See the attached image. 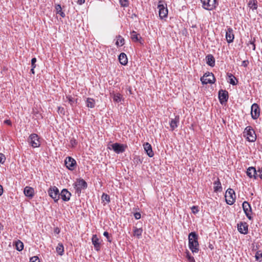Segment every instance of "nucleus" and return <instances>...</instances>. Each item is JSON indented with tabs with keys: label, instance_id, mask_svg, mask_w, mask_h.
I'll list each match as a JSON object with an SVG mask.
<instances>
[{
	"label": "nucleus",
	"instance_id": "nucleus-1",
	"mask_svg": "<svg viewBox=\"0 0 262 262\" xmlns=\"http://www.w3.org/2000/svg\"><path fill=\"white\" fill-rule=\"evenodd\" d=\"M198 235L194 232H192L188 235V246L192 253H198L199 250Z\"/></svg>",
	"mask_w": 262,
	"mask_h": 262
},
{
	"label": "nucleus",
	"instance_id": "nucleus-2",
	"mask_svg": "<svg viewBox=\"0 0 262 262\" xmlns=\"http://www.w3.org/2000/svg\"><path fill=\"white\" fill-rule=\"evenodd\" d=\"M244 136L247 140L251 142H254L256 139L255 131L251 126H247L244 132Z\"/></svg>",
	"mask_w": 262,
	"mask_h": 262
},
{
	"label": "nucleus",
	"instance_id": "nucleus-3",
	"mask_svg": "<svg viewBox=\"0 0 262 262\" xmlns=\"http://www.w3.org/2000/svg\"><path fill=\"white\" fill-rule=\"evenodd\" d=\"M225 197L226 203L229 205H232L235 198L234 191L232 189L229 188L225 193Z\"/></svg>",
	"mask_w": 262,
	"mask_h": 262
},
{
	"label": "nucleus",
	"instance_id": "nucleus-4",
	"mask_svg": "<svg viewBox=\"0 0 262 262\" xmlns=\"http://www.w3.org/2000/svg\"><path fill=\"white\" fill-rule=\"evenodd\" d=\"M202 7L206 10H212L216 7V0H201Z\"/></svg>",
	"mask_w": 262,
	"mask_h": 262
},
{
	"label": "nucleus",
	"instance_id": "nucleus-5",
	"mask_svg": "<svg viewBox=\"0 0 262 262\" xmlns=\"http://www.w3.org/2000/svg\"><path fill=\"white\" fill-rule=\"evenodd\" d=\"M201 80L203 84L213 83L215 81V78L212 73H206L201 77Z\"/></svg>",
	"mask_w": 262,
	"mask_h": 262
},
{
	"label": "nucleus",
	"instance_id": "nucleus-6",
	"mask_svg": "<svg viewBox=\"0 0 262 262\" xmlns=\"http://www.w3.org/2000/svg\"><path fill=\"white\" fill-rule=\"evenodd\" d=\"M49 195L54 199L55 202H57L60 198V193L58 189L53 186L49 188L48 190Z\"/></svg>",
	"mask_w": 262,
	"mask_h": 262
},
{
	"label": "nucleus",
	"instance_id": "nucleus-7",
	"mask_svg": "<svg viewBox=\"0 0 262 262\" xmlns=\"http://www.w3.org/2000/svg\"><path fill=\"white\" fill-rule=\"evenodd\" d=\"M162 1H160L158 5V9H159V17L161 19L166 17L168 14V10L165 7Z\"/></svg>",
	"mask_w": 262,
	"mask_h": 262
},
{
	"label": "nucleus",
	"instance_id": "nucleus-8",
	"mask_svg": "<svg viewBox=\"0 0 262 262\" xmlns=\"http://www.w3.org/2000/svg\"><path fill=\"white\" fill-rule=\"evenodd\" d=\"M28 142L31 145L35 148L40 146V141L38 137V135L35 134H31L29 138Z\"/></svg>",
	"mask_w": 262,
	"mask_h": 262
},
{
	"label": "nucleus",
	"instance_id": "nucleus-9",
	"mask_svg": "<svg viewBox=\"0 0 262 262\" xmlns=\"http://www.w3.org/2000/svg\"><path fill=\"white\" fill-rule=\"evenodd\" d=\"M242 206L243 210L247 217L250 220H252V209L250 204L248 202L245 201L243 202Z\"/></svg>",
	"mask_w": 262,
	"mask_h": 262
},
{
	"label": "nucleus",
	"instance_id": "nucleus-10",
	"mask_svg": "<svg viewBox=\"0 0 262 262\" xmlns=\"http://www.w3.org/2000/svg\"><path fill=\"white\" fill-rule=\"evenodd\" d=\"M251 115L252 119L254 120H255L259 117L260 115V108L257 104L254 103L252 105L251 108Z\"/></svg>",
	"mask_w": 262,
	"mask_h": 262
},
{
	"label": "nucleus",
	"instance_id": "nucleus-11",
	"mask_svg": "<svg viewBox=\"0 0 262 262\" xmlns=\"http://www.w3.org/2000/svg\"><path fill=\"white\" fill-rule=\"evenodd\" d=\"M64 163L66 167L69 169L72 170L75 169L76 162L73 158L70 157H67L64 161Z\"/></svg>",
	"mask_w": 262,
	"mask_h": 262
},
{
	"label": "nucleus",
	"instance_id": "nucleus-12",
	"mask_svg": "<svg viewBox=\"0 0 262 262\" xmlns=\"http://www.w3.org/2000/svg\"><path fill=\"white\" fill-rule=\"evenodd\" d=\"M126 147V145L118 143H115L112 145V149L117 154L123 152L125 151V149Z\"/></svg>",
	"mask_w": 262,
	"mask_h": 262
},
{
	"label": "nucleus",
	"instance_id": "nucleus-13",
	"mask_svg": "<svg viewBox=\"0 0 262 262\" xmlns=\"http://www.w3.org/2000/svg\"><path fill=\"white\" fill-rule=\"evenodd\" d=\"M238 231L242 234L248 233V225L246 222H241L237 224Z\"/></svg>",
	"mask_w": 262,
	"mask_h": 262
},
{
	"label": "nucleus",
	"instance_id": "nucleus-14",
	"mask_svg": "<svg viewBox=\"0 0 262 262\" xmlns=\"http://www.w3.org/2000/svg\"><path fill=\"white\" fill-rule=\"evenodd\" d=\"M219 98L222 104L227 102L228 99V94L227 91L225 90L223 91L222 90H220L219 92Z\"/></svg>",
	"mask_w": 262,
	"mask_h": 262
},
{
	"label": "nucleus",
	"instance_id": "nucleus-15",
	"mask_svg": "<svg viewBox=\"0 0 262 262\" xmlns=\"http://www.w3.org/2000/svg\"><path fill=\"white\" fill-rule=\"evenodd\" d=\"M226 38L228 43H231L233 42L234 36L233 33V30L232 28H228L226 33Z\"/></svg>",
	"mask_w": 262,
	"mask_h": 262
},
{
	"label": "nucleus",
	"instance_id": "nucleus-16",
	"mask_svg": "<svg viewBox=\"0 0 262 262\" xmlns=\"http://www.w3.org/2000/svg\"><path fill=\"white\" fill-rule=\"evenodd\" d=\"M71 195V193L66 189H63L60 193L61 198L64 201H68L70 199Z\"/></svg>",
	"mask_w": 262,
	"mask_h": 262
},
{
	"label": "nucleus",
	"instance_id": "nucleus-17",
	"mask_svg": "<svg viewBox=\"0 0 262 262\" xmlns=\"http://www.w3.org/2000/svg\"><path fill=\"white\" fill-rule=\"evenodd\" d=\"M75 186L77 187V191H80L81 189L87 187V183L82 179L79 180L76 182Z\"/></svg>",
	"mask_w": 262,
	"mask_h": 262
},
{
	"label": "nucleus",
	"instance_id": "nucleus-18",
	"mask_svg": "<svg viewBox=\"0 0 262 262\" xmlns=\"http://www.w3.org/2000/svg\"><path fill=\"white\" fill-rule=\"evenodd\" d=\"M144 148L146 151L147 155L149 157H152L154 156V152L152 150L151 145L148 142H146L143 144Z\"/></svg>",
	"mask_w": 262,
	"mask_h": 262
},
{
	"label": "nucleus",
	"instance_id": "nucleus-19",
	"mask_svg": "<svg viewBox=\"0 0 262 262\" xmlns=\"http://www.w3.org/2000/svg\"><path fill=\"white\" fill-rule=\"evenodd\" d=\"M247 174L250 178H254V179H256L257 178V171L255 167H250L248 168L247 171Z\"/></svg>",
	"mask_w": 262,
	"mask_h": 262
},
{
	"label": "nucleus",
	"instance_id": "nucleus-20",
	"mask_svg": "<svg viewBox=\"0 0 262 262\" xmlns=\"http://www.w3.org/2000/svg\"><path fill=\"white\" fill-rule=\"evenodd\" d=\"M179 122V116H175L174 119H172L169 123V125L171 130H173L176 128L178 127V124Z\"/></svg>",
	"mask_w": 262,
	"mask_h": 262
},
{
	"label": "nucleus",
	"instance_id": "nucleus-21",
	"mask_svg": "<svg viewBox=\"0 0 262 262\" xmlns=\"http://www.w3.org/2000/svg\"><path fill=\"white\" fill-rule=\"evenodd\" d=\"M92 242L94 246L95 249L98 251L100 249V242L99 239L96 235H93L92 238Z\"/></svg>",
	"mask_w": 262,
	"mask_h": 262
},
{
	"label": "nucleus",
	"instance_id": "nucleus-22",
	"mask_svg": "<svg viewBox=\"0 0 262 262\" xmlns=\"http://www.w3.org/2000/svg\"><path fill=\"white\" fill-rule=\"evenodd\" d=\"M24 194L26 196L32 198L34 195V189L30 187L27 186L24 188Z\"/></svg>",
	"mask_w": 262,
	"mask_h": 262
},
{
	"label": "nucleus",
	"instance_id": "nucleus-23",
	"mask_svg": "<svg viewBox=\"0 0 262 262\" xmlns=\"http://www.w3.org/2000/svg\"><path fill=\"white\" fill-rule=\"evenodd\" d=\"M206 63L211 67H213L215 65V59L211 54H209L206 56Z\"/></svg>",
	"mask_w": 262,
	"mask_h": 262
},
{
	"label": "nucleus",
	"instance_id": "nucleus-24",
	"mask_svg": "<svg viewBox=\"0 0 262 262\" xmlns=\"http://www.w3.org/2000/svg\"><path fill=\"white\" fill-rule=\"evenodd\" d=\"M120 63L122 65H126L127 63V58L126 55L124 53H121L118 57Z\"/></svg>",
	"mask_w": 262,
	"mask_h": 262
},
{
	"label": "nucleus",
	"instance_id": "nucleus-25",
	"mask_svg": "<svg viewBox=\"0 0 262 262\" xmlns=\"http://www.w3.org/2000/svg\"><path fill=\"white\" fill-rule=\"evenodd\" d=\"M214 185V191L215 192L222 191V187L221 183L219 178L217 179L216 181L213 183Z\"/></svg>",
	"mask_w": 262,
	"mask_h": 262
},
{
	"label": "nucleus",
	"instance_id": "nucleus-26",
	"mask_svg": "<svg viewBox=\"0 0 262 262\" xmlns=\"http://www.w3.org/2000/svg\"><path fill=\"white\" fill-rule=\"evenodd\" d=\"M112 96L114 101L116 103L121 102L123 100L122 95L119 93H114Z\"/></svg>",
	"mask_w": 262,
	"mask_h": 262
},
{
	"label": "nucleus",
	"instance_id": "nucleus-27",
	"mask_svg": "<svg viewBox=\"0 0 262 262\" xmlns=\"http://www.w3.org/2000/svg\"><path fill=\"white\" fill-rule=\"evenodd\" d=\"M143 232V230L142 228H137V227H134V236L137 237L138 238L141 237Z\"/></svg>",
	"mask_w": 262,
	"mask_h": 262
},
{
	"label": "nucleus",
	"instance_id": "nucleus-28",
	"mask_svg": "<svg viewBox=\"0 0 262 262\" xmlns=\"http://www.w3.org/2000/svg\"><path fill=\"white\" fill-rule=\"evenodd\" d=\"M86 103V106L88 107L94 108L95 106V101L93 98H87Z\"/></svg>",
	"mask_w": 262,
	"mask_h": 262
},
{
	"label": "nucleus",
	"instance_id": "nucleus-29",
	"mask_svg": "<svg viewBox=\"0 0 262 262\" xmlns=\"http://www.w3.org/2000/svg\"><path fill=\"white\" fill-rule=\"evenodd\" d=\"M130 38L134 41H138L139 40V38H141L139 36V34H137L136 32L133 31L130 33Z\"/></svg>",
	"mask_w": 262,
	"mask_h": 262
},
{
	"label": "nucleus",
	"instance_id": "nucleus-30",
	"mask_svg": "<svg viewBox=\"0 0 262 262\" xmlns=\"http://www.w3.org/2000/svg\"><path fill=\"white\" fill-rule=\"evenodd\" d=\"M56 252L60 255H62L64 252V247L62 244H58L56 247Z\"/></svg>",
	"mask_w": 262,
	"mask_h": 262
},
{
	"label": "nucleus",
	"instance_id": "nucleus-31",
	"mask_svg": "<svg viewBox=\"0 0 262 262\" xmlns=\"http://www.w3.org/2000/svg\"><path fill=\"white\" fill-rule=\"evenodd\" d=\"M15 246L16 250L19 251H21L24 248V244L23 242L19 240L16 242Z\"/></svg>",
	"mask_w": 262,
	"mask_h": 262
},
{
	"label": "nucleus",
	"instance_id": "nucleus-32",
	"mask_svg": "<svg viewBox=\"0 0 262 262\" xmlns=\"http://www.w3.org/2000/svg\"><path fill=\"white\" fill-rule=\"evenodd\" d=\"M124 38L122 36L119 35L117 37V40L116 44L117 46H123L124 45Z\"/></svg>",
	"mask_w": 262,
	"mask_h": 262
},
{
	"label": "nucleus",
	"instance_id": "nucleus-33",
	"mask_svg": "<svg viewBox=\"0 0 262 262\" xmlns=\"http://www.w3.org/2000/svg\"><path fill=\"white\" fill-rule=\"evenodd\" d=\"M228 76H229V77L230 78L229 81V83L231 84H232L233 85H236L237 84V83L235 81V80H236V78L234 76H233L231 74H230Z\"/></svg>",
	"mask_w": 262,
	"mask_h": 262
},
{
	"label": "nucleus",
	"instance_id": "nucleus-34",
	"mask_svg": "<svg viewBox=\"0 0 262 262\" xmlns=\"http://www.w3.org/2000/svg\"><path fill=\"white\" fill-rule=\"evenodd\" d=\"M66 98L68 99L69 103L72 106H73L74 104L76 103V100L71 96H67Z\"/></svg>",
	"mask_w": 262,
	"mask_h": 262
},
{
	"label": "nucleus",
	"instance_id": "nucleus-35",
	"mask_svg": "<svg viewBox=\"0 0 262 262\" xmlns=\"http://www.w3.org/2000/svg\"><path fill=\"white\" fill-rule=\"evenodd\" d=\"M101 200L104 202L106 201L107 203L110 202V196L106 194L103 193L101 196Z\"/></svg>",
	"mask_w": 262,
	"mask_h": 262
},
{
	"label": "nucleus",
	"instance_id": "nucleus-36",
	"mask_svg": "<svg viewBox=\"0 0 262 262\" xmlns=\"http://www.w3.org/2000/svg\"><path fill=\"white\" fill-rule=\"evenodd\" d=\"M120 4L122 7H126L129 5L128 0H120Z\"/></svg>",
	"mask_w": 262,
	"mask_h": 262
},
{
	"label": "nucleus",
	"instance_id": "nucleus-37",
	"mask_svg": "<svg viewBox=\"0 0 262 262\" xmlns=\"http://www.w3.org/2000/svg\"><path fill=\"white\" fill-rule=\"evenodd\" d=\"M186 257L189 261V262H195V260L193 256L191 255V254L189 253V252H187Z\"/></svg>",
	"mask_w": 262,
	"mask_h": 262
},
{
	"label": "nucleus",
	"instance_id": "nucleus-38",
	"mask_svg": "<svg viewBox=\"0 0 262 262\" xmlns=\"http://www.w3.org/2000/svg\"><path fill=\"white\" fill-rule=\"evenodd\" d=\"M257 171V177H259L261 179H262V167L258 168Z\"/></svg>",
	"mask_w": 262,
	"mask_h": 262
},
{
	"label": "nucleus",
	"instance_id": "nucleus-39",
	"mask_svg": "<svg viewBox=\"0 0 262 262\" xmlns=\"http://www.w3.org/2000/svg\"><path fill=\"white\" fill-rule=\"evenodd\" d=\"M30 262H40V260L37 256H35L30 258Z\"/></svg>",
	"mask_w": 262,
	"mask_h": 262
},
{
	"label": "nucleus",
	"instance_id": "nucleus-40",
	"mask_svg": "<svg viewBox=\"0 0 262 262\" xmlns=\"http://www.w3.org/2000/svg\"><path fill=\"white\" fill-rule=\"evenodd\" d=\"M249 6L251 8H253L254 9H256L257 8L256 4L254 2H253V3L250 2L249 3Z\"/></svg>",
	"mask_w": 262,
	"mask_h": 262
},
{
	"label": "nucleus",
	"instance_id": "nucleus-41",
	"mask_svg": "<svg viewBox=\"0 0 262 262\" xmlns=\"http://www.w3.org/2000/svg\"><path fill=\"white\" fill-rule=\"evenodd\" d=\"M6 160L5 156L3 154L0 153V163L3 164Z\"/></svg>",
	"mask_w": 262,
	"mask_h": 262
},
{
	"label": "nucleus",
	"instance_id": "nucleus-42",
	"mask_svg": "<svg viewBox=\"0 0 262 262\" xmlns=\"http://www.w3.org/2000/svg\"><path fill=\"white\" fill-rule=\"evenodd\" d=\"M36 58H33L31 60V67L33 68L36 67Z\"/></svg>",
	"mask_w": 262,
	"mask_h": 262
},
{
	"label": "nucleus",
	"instance_id": "nucleus-43",
	"mask_svg": "<svg viewBox=\"0 0 262 262\" xmlns=\"http://www.w3.org/2000/svg\"><path fill=\"white\" fill-rule=\"evenodd\" d=\"M58 112L59 114L64 115V109L62 107H58Z\"/></svg>",
	"mask_w": 262,
	"mask_h": 262
},
{
	"label": "nucleus",
	"instance_id": "nucleus-44",
	"mask_svg": "<svg viewBox=\"0 0 262 262\" xmlns=\"http://www.w3.org/2000/svg\"><path fill=\"white\" fill-rule=\"evenodd\" d=\"M191 210H192V211L193 212V213H196L198 212V207L196 206H193L191 207Z\"/></svg>",
	"mask_w": 262,
	"mask_h": 262
},
{
	"label": "nucleus",
	"instance_id": "nucleus-45",
	"mask_svg": "<svg viewBox=\"0 0 262 262\" xmlns=\"http://www.w3.org/2000/svg\"><path fill=\"white\" fill-rule=\"evenodd\" d=\"M134 217L137 220L140 219L141 218V214L139 212H136L134 214Z\"/></svg>",
	"mask_w": 262,
	"mask_h": 262
},
{
	"label": "nucleus",
	"instance_id": "nucleus-46",
	"mask_svg": "<svg viewBox=\"0 0 262 262\" xmlns=\"http://www.w3.org/2000/svg\"><path fill=\"white\" fill-rule=\"evenodd\" d=\"M103 235L105 237H106V238H107V240L109 242H111V241L109 239V234H108V233L106 231H105L104 233H103Z\"/></svg>",
	"mask_w": 262,
	"mask_h": 262
},
{
	"label": "nucleus",
	"instance_id": "nucleus-47",
	"mask_svg": "<svg viewBox=\"0 0 262 262\" xmlns=\"http://www.w3.org/2000/svg\"><path fill=\"white\" fill-rule=\"evenodd\" d=\"M71 144H72V146H74L75 145H76V140L74 139H72L70 141Z\"/></svg>",
	"mask_w": 262,
	"mask_h": 262
},
{
	"label": "nucleus",
	"instance_id": "nucleus-48",
	"mask_svg": "<svg viewBox=\"0 0 262 262\" xmlns=\"http://www.w3.org/2000/svg\"><path fill=\"white\" fill-rule=\"evenodd\" d=\"M248 61H247V60H244L242 62V66L244 67H246L247 66V64H248Z\"/></svg>",
	"mask_w": 262,
	"mask_h": 262
},
{
	"label": "nucleus",
	"instance_id": "nucleus-49",
	"mask_svg": "<svg viewBox=\"0 0 262 262\" xmlns=\"http://www.w3.org/2000/svg\"><path fill=\"white\" fill-rule=\"evenodd\" d=\"M256 259H258L259 257H262V253H259L257 252L255 255Z\"/></svg>",
	"mask_w": 262,
	"mask_h": 262
},
{
	"label": "nucleus",
	"instance_id": "nucleus-50",
	"mask_svg": "<svg viewBox=\"0 0 262 262\" xmlns=\"http://www.w3.org/2000/svg\"><path fill=\"white\" fill-rule=\"evenodd\" d=\"M5 123L8 124V125H11V122L10 120H6L5 121Z\"/></svg>",
	"mask_w": 262,
	"mask_h": 262
},
{
	"label": "nucleus",
	"instance_id": "nucleus-51",
	"mask_svg": "<svg viewBox=\"0 0 262 262\" xmlns=\"http://www.w3.org/2000/svg\"><path fill=\"white\" fill-rule=\"evenodd\" d=\"M77 3L79 5H81V4H83L84 3V0H78Z\"/></svg>",
	"mask_w": 262,
	"mask_h": 262
},
{
	"label": "nucleus",
	"instance_id": "nucleus-52",
	"mask_svg": "<svg viewBox=\"0 0 262 262\" xmlns=\"http://www.w3.org/2000/svg\"><path fill=\"white\" fill-rule=\"evenodd\" d=\"M56 9H57V11L59 10V11H61V7H60V6L59 5H58L56 6Z\"/></svg>",
	"mask_w": 262,
	"mask_h": 262
},
{
	"label": "nucleus",
	"instance_id": "nucleus-53",
	"mask_svg": "<svg viewBox=\"0 0 262 262\" xmlns=\"http://www.w3.org/2000/svg\"><path fill=\"white\" fill-rule=\"evenodd\" d=\"M54 232L55 233H56L57 234H58L60 232V230H59V228H56L54 230Z\"/></svg>",
	"mask_w": 262,
	"mask_h": 262
},
{
	"label": "nucleus",
	"instance_id": "nucleus-54",
	"mask_svg": "<svg viewBox=\"0 0 262 262\" xmlns=\"http://www.w3.org/2000/svg\"><path fill=\"white\" fill-rule=\"evenodd\" d=\"M3 191V187L2 186V185H0V195H1L2 194Z\"/></svg>",
	"mask_w": 262,
	"mask_h": 262
},
{
	"label": "nucleus",
	"instance_id": "nucleus-55",
	"mask_svg": "<svg viewBox=\"0 0 262 262\" xmlns=\"http://www.w3.org/2000/svg\"><path fill=\"white\" fill-rule=\"evenodd\" d=\"M34 68H33L32 67L31 69V72L32 74H34L35 73V72H34Z\"/></svg>",
	"mask_w": 262,
	"mask_h": 262
},
{
	"label": "nucleus",
	"instance_id": "nucleus-56",
	"mask_svg": "<svg viewBox=\"0 0 262 262\" xmlns=\"http://www.w3.org/2000/svg\"><path fill=\"white\" fill-rule=\"evenodd\" d=\"M60 14L61 15V16L62 17H64V14L63 12H61V11H60Z\"/></svg>",
	"mask_w": 262,
	"mask_h": 262
},
{
	"label": "nucleus",
	"instance_id": "nucleus-57",
	"mask_svg": "<svg viewBox=\"0 0 262 262\" xmlns=\"http://www.w3.org/2000/svg\"><path fill=\"white\" fill-rule=\"evenodd\" d=\"M3 229V226L0 223V230Z\"/></svg>",
	"mask_w": 262,
	"mask_h": 262
},
{
	"label": "nucleus",
	"instance_id": "nucleus-58",
	"mask_svg": "<svg viewBox=\"0 0 262 262\" xmlns=\"http://www.w3.org/2000/svg\"><path fill=\"white\" fill-rule=\"evenodd\" d=\"M253 46V50H255V45L253 43H252Z\"/></svg>",
	"mask_w": 262,
	"mask_h": 262
}]
</instances>
